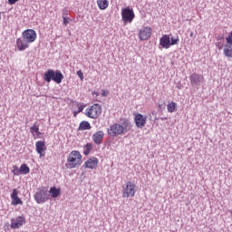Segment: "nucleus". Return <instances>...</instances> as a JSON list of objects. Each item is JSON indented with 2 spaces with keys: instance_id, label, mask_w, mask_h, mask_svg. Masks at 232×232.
<instances>
[{
  "instance_id": "obj_1",
  "label": "nucleus",
  "mask_w": 232,
  "mask_h": 232,
  "mask_svg": "<svg viewBox=\"0 0 232 232\" xmlns=\"http://www.w3.org/2000/svg\"><path fill=\"white\" fill-rule=\"evenodd\" d=\"M37 39V33L33 29H27L23 32L22 38L16 40V46L20 52H24L28 48V44L34 43Z\"/></svg>"
},
{
  "instance_id": "obj_2",
  "label": "nucleus",
  "mask_w": 232,
  "mask_h": 232,
  "mask_svg": "<svg viewBox=\"0 0 232 232\" xmlns=\"http://www.w3.org/2000/svg\"><path fill=\"white\" fill-rule=\"evenodd\" d=\"M131 130V123L127 120L121 123H114L107 129V133L110 137H117L118 135H124Z\"/></svg>"
},
{
  "instance_id": "obj_3",
  "label": "nucleus",
  "mask_w": 232,
  "mask_h": 232,
  "mask_svg": "<svg viewBox=\"0 0 232 232\" xmlns=\"http://www.w3.org/2000/svg\"><path fill=\"white\" fill-rule=\"evenodd\" d=\"M63 79H64V75H63V72L59 70L53 71L49 69L44 74V81L46 82H52V81H53L56 84H61Z\"/></svg>"
},
{
  "instance_id": "obj_4",
  "label": "nucleus",
  "mask_w": 232,
  "mask_h": 232,
  "mask_svg": "<svg viewBox=\"0 0 232 232\" xmlns=\"http://www.w3.org/2000/svg\"><path fill=\"white\" fill-rule=\"evenodd\" d=\"M67 162L70 169H72V168H77V166H81L82 162V156L81 155V152L72 150L68 156Z\"/></svg>"
},
{
  "instance_id": "obj_5",
  "label": "nucleus",
  "mask_w": 232,
  "mask_h": 232,
  "mask_svg": "<svg viewBox=\"0 0 232 232\" xmlns=\"http://www.w3.org/2000/svg\"><path fill=\"white\" fill-rule=\"evenodd\" d=\"M102 113V107L98 103H94L90 108H87L85 111L86 117L90 119H99L101 114Z\"/></svg>"
},
{
  "instance_id": "obj_6",
  "label": "nucleus",
  "mask_w": 232,
  "mask_h": 232,
  "mask_svg": "<svg viewBox=\"0 0 232 232\" xmlns=\"http://www.w3.org/2000/svg\"><path fill=\"white\" fill-rule=\"evenodd\" d=\"M50 198V194L46 188H38L34 194V200L37 204H44Z\"/></svg>"
},
{
  "instance_id": "obj_7",
  "label": "nucleus",
  "mask_w": 232,
  "mask_h": 232,
  "mask_svg": "<svg viewBox=\"0 0 232 232\" xmlns=\"http://www.w3.org/2000/svg\"><path fill=\"white\" fill-rule=\"evenodd\" d=\"M121 17L123 22L131 23L135 19V13L130 7L123 8L121 10Z\"/></svg>"
},
{
  "instance_id": "obj_8",
  "label": "nucleus",
  "mask_w": 232,
  "mask_h": 232,
  "mask_svg": "<svg viewBox=\"0 0 232 232\" xmlns=\"http://www.w3.org/2000/svg\"><path fill=\"white\" fill-rule=\"evenodd\" d=\"M123 198H130V197H135V185L131 182H127L126 187L123 188L122 192Z\"/></svg>"
},
{
  "instance_id": "obj_9",
  "label": "nucleus",
  "mask_w": 232,
  "mask_h": 232,
  "mask_svg": "<svg viewBox=\"0 0 232 232\" xmlns=\"http://www.w3.org/2000/svg\"><path fill=\"white\" fill-rule=\"evenodd\" d=\"M227 44L224 48V54L226 57L232 59V31L229 33L228 36L226 38Z\"/></svg>"
},
{
  "instance_id": "obj_10",
  "label": "nucleus",
  "mask_w": 232,
  "mask_h": 232,
  "mask_svg": "<svg viewBox=\"0 0 232 232\" xmlns=\"http://www.w3.org/2000/svg\"><path fill=\"white\" fill-rule=\"evenodd\" d=\"M189 79L192 86H200L204 82V76L202 74L192 73Z\"/></svg>"
},
{
  "instance_id": "obj_11",
  "label": "nucleus",
  "mask_w": 232,
  "mask_h": 232,
  "mask_svg": "<svg viewBox=\"0 0 232 232\" xmlns=\"http://www.w3.org/2000/svg\"><path fill=\"white\" fill-rule=\"evenodd\" d=\"M148 121V118L140 113H137L134 118L135 124L137 128H140L142 130L144 126H146V121Z\"/></svg>"
},
{
  "instance_id": "obj_12",
  "label": "nucleus",
  "mask_w": 232,
  "mask_h": 232,
  "mask_svg": "<svg viewBox=\"0 0 232 232\" xmlns=\"http://www.w3.org/2000/svg\"><path fill=\"white\" fill-rule=\"evenodd\" d=\"M139 37L140 41H148L149 37H151V28L143 27L140 30Z\"/></svg>"
},
{
  "instance_id": "obj_13",
  "label": "nucleus",
  "mask_w": 232,
  "mask_h": 232,
  "mask_svg": "<svg viewBox=\"0 0 232 232\" xmlns=\"http://www.w3.org/2000/svg\"><path fill=\"white\" fill-rule=\"evenodd\" d=\"M160 45L162 46V48H165L166 50H168V48L171 46L169 35L164 34L160 39Z\"/></svg>"
},
{
  "instance_id": "obj_14",
  "label": "nucleus",
  "mask_w": 232,
  "mask_h": 232,
  "mask_svg": "<svg viewBox=\"0 0 232 232\" xmlns=\"http://www.w3.org/2000/svg\"><path fill=\"white\" fill-rule=\"evenodd\" d=\"M104 139V131L98 130L92 135V140L95 144H101Z\"/></svg>"
},
{
  "instance_id": "obj_15",
  "label": "nucleus",
  "mask_w": 232,
  "mask_h": 232,
  "mask_svg": "<svg viewBox=\"0 0 232 232\" xmlns=\"http://www.w3.org/2000/svg\"><path fill=\"white\" fill-rule=\"evenodd\" d=\"M97 164H99V160L97 158H91L84 163V166L89 169H95Z\"/></svg>"
},
{
  "instance_id": "obj_16",
  "label": "nucleus",
  "mask_w": 232,
  "mask_h": 232,
  "mask_svg": "<svg viewBox=\"0 0 232 232\" xmlns=\"http://www.w3.org/2000/svg\"><path fill=\"white\" fill-rule=\"evenodd\" d=\"M23 224H24V218H23L22 217H19L16 219H13L11 221V227L12 229H19V227H21Z\"/></svg>"
},
{
  "instance_id": "obj_17",
  "label": "nucleus",
  "mask_w": 232,
  "mask_h": 232,
  "mask_svg": "<svg viewBox=\"0 0 232 232\" xmlns=\"http://www.w3.org/2000/svg\"><path fill=\"white\" fill-rule=\"evenodd\" d=\"M44 146H45V143L43 140H39L35 143L36 151L40 155V157H44V153L43 152L44 151V150H46Z\"/></svg>"
},
{
  "instance_id": "obj_18",
  "label": "nucleus",
  "mask_w": 232,
  "mask_h": 232,
  "mask_svg": "<svg viewBox=\"0 0 232 232\" xmlns=\"http://www.w3.org/2000/svg\"><path fill=\"white\" fill-rule=\"evenodd\" d=\"M30 131L33 135V137H41L42 133L41 131H39V126L37 125V123H34V126L31 127Z\"/></svg>"
},
{
  "instance_id": "obj_19",
  "label": "nucleus",
  "mask_w": 232,
  "mask_h": 232,
  "mask_svg": "<svg viewBox=\"0 0 232 232\" xmlns=\"http://www.w3.org/2000/svg\"><path fill=\"white\" fill-rule=\"evenodd\" d=\"M78 130H80V131H84L85 130H92V125L90 124V122L83 121L80 123Z\"/></svg>"
},
{
  "instance_id": "obj_20",
  "label": "nucleus",
  "mask_w": 232,
  "mask_h": 232,
  "mask_svg": "<svg viewBox=\"0 0 232 232\" xmlns=\"http://www.w3.org/2000/svg\"><path fill=\"white\" fill-rule=\"evenodd\" d=\"M49 193L51 194V197H53V198H57V197L61 195V189L53 187L50 188Z\"/></svg>"
},
{
  "instance_id": "obj_21",
  "label": "nucleus",
  "mask_w": 232,
  "mask_h": 232,
  "mask_svg": "<svg viewBox=\"0 0 232 232\" xmlns=\"http://www.w3.org/2000/svg\"><path fill=\"white\" fill-rule=\"evenodd\" d=\"M97 5L100 10H106L108 8V0H97Z\"/></svg>"
},
{
  "instance_id": "obj_22",
  "label": "nucleus",
  "mask_w": 232,
  "mask_h": 232,
  "mask_svg": "<svg viewBox=\"0 0 232 232\" xmlns=\"http://www.w3.org/2000/svg\"><path fill=\"white\" fill-rule=\"evenodd\" d=\"M167 108L169 113H174V111H177V103H175V102H171L167 105Z\"/></svg>"
},
{
  "instance_id": "obj_23",
  "label": "nucleus",
  "mask_w": 232,
  "mask_h": 232,
  "mask_svg": "<svg viewBox=\"0 0 232 232\" xmlns=\"http://www.w3.org/2000/svg\"><path fill=\"white\" fill-rule=\"evenodd\" d=\"M20 173L22 175H28L30 173V168L26 164H22L20 167Z\"/></svg>"
},
{
  "instance_id": "obj_24",
  "label": "nucleus",
  "mask_w": 232,
  "mask_h": 232,
  "mask_svg": "<svg viewBox=\"0 0 232 232\" xmlns=\"http://www.w3.org/2000/svg\"><path fill=\"white\" fill-rule=\"evenodd\" d=\"M84 148V155H90V151H92V148H93V146L92 145V143H87Z\"/></svg>"
},
{
  "instance_id": "obj_25",
  "label": "nucleus",
  "mask_w": 232,
  "mask_h": 232,
  "mask_svg": "<svg viewBox=\"0 0 232 232\" xmlns=\"http://www.w3.org/2000/svg\"><path fill=\"white\" fill-rule=\"evenodd\" d=\"M179 36H171L170 37V46H175V44H179Z\"/></svg>"
},
{
  "instance_id": "obj_26",
  "label": "nucleus",
  "mask_w": 232,
  "mask_h": 232,
  "mask_svg": "<svg viewBox=\"0 0 232 232\" xmlns=\"http://www.w3.org/2000/svg\"><path fill=\"white\" fill-rule=\"evenodd\" d=\"M19 204H20L21 206H22V204H23V200H21V198H19V197L13 198V201H12V205H13V206H17V205H19Z\"/></svg>"
},
{
  "instance_id": "obj_27",
  "label": "nucleus",
  "mask_w": 232,
  "mask_h": 232,
  "mask_svg": "<svg viewBox=\"0 0 232 232\" xmlns=\"http://www.w3.org/2000/svg\"><path fill=\"white\" fill-rule=\"evenodd\" d=\"M12 173L13 175H16V176L21 175L20 169L17 166H14Z\"/></svg>"
},
{
  "instance_id": "obj_28",
  "label": "nucleus",
  "mask_w": 232,
  "mask_h": 232,
  "mask_svg": "<svg viewBox=\"0 0 232 232\" xmlns=\"http://www.w3.org/2000/svg\"><path fill=\"white\" fill-rule=\"evenodd\" d=\"M17 195H19V192L17 191V189H14L13 190V193L11 194V198H12V200L14 199V198H18V196Z\"/></svg>"
},
{
  "instance_id": "obj_29",
  "label": "nucleus",
  "mask_w": 232,
  "mask_h": 232,
  "mask_svg": "<svg viewBox=\"0 0 232 232\" xmlns=\"http://www.w3.org/2000/svg\"><path fill=\"white\" fill-rule=\"evenodd\" d=\"M77 75L81 79V81H84V72H82L81 70L77 71Z\"/></svg>"
},
{
  "instance_id": "obj_30",
  "label": "nucleus",
  "mask_w": 232,
  "mask_h": 232,
  "mask_svg": "<svg viewBox=\"0 0 232 232\" xmlns=\"http://www.w3.org/2000/svg\"><path fill=\"white\" fill-rule=\"evenodd\" d=\"M63 24L65 26L68 25V23H70V18L66 17V16H63Z\"/></svg>"
},
{
  "instance_id": "obj_31",
  "label": "nucleus",
  "mask_w": 232,
  "mask_h": 232,
  "mask_svg": "<svg viewBox=\"0 0 232 232\" xmlns=\"http://www.w3.org/2000/svg\"><path fill=\"white\" fill-rule=\"evenodd\" d=\"M68 14H69V12H68V9H63V17H66V16H68Z\"/></svg>"
},
{
  "instance_id": "obj_32",
  "label": "nucleus",
  "mask_w": 232,
  "mask_h": 232,
  "mask_svg": "<svg viewBox=\"0 0 232 232\" xmlns=\"http://www.w3.org/2000/svg\"><path fill=\"white\" fill-rule=\"evenodd\" d=\"M82 110H84V106L80 105V106L78 107L77 113H81V111H82Z\"/></svg>"
},
{
  "instance_id": "obj_33",
  "label": "nucleus",
  "mask_w": 232,
  "mask_h": 232,
  "mask_svg": "<svg viewBox=\"0 0 232 232\" xmlns=\"http://www.w3.org/2000/svg\"><path fill=\"white\" fill-rule=\"evenodd\" d=\"M19 0H8L9 5H15Z\"/></svg>"
},
{
  "instance_id": "obj_34",
  "label": "nucleus",
  "mask_w": 232,
  "mask_h": 232,
  "mask_svg": "<svg viewBox=\"0 0 232 232\" xmlns=\"http://www.w3.org/2000/svg\"><path fill=\"white\" fill-rule=\"evenodd\" d=\"M106 95H108V94L106 93V91L102 90V97H106Z\"/></svg>"
},
{
  "instance_id": "obj_35",
  "label": "nucleus",
  "mask_w": 232,
  "mask_h": 232,
  "mask_svg": "<svg viewBox=\"0 0 232 232\" xmlns=\"http://www.w3.org/2000/svg\"><path fill=\"white\" fill-rule=\"evenodd\" d=\"M190 37H193V33L190 34Z\"/></svg>"
},
{
  "instance_id": "obj_36",
  "label": "nucleus",
  "mask_w": 232,
  "mask_h": 232,
  "mask_svg": "<svg viewBox=\"0 0 232 232\" xmlns=\"http://www.w3.org/2000/svg\"><path fill=\"white\" fill-rule=\"evenodd\" d=\"M77 114V112L76 111H74V115H76Z\"/></svg>"
},
{
  "instance_id": "obj_37",
  "label": "nucleus",
  "mask_w": 232,
  "mask_h": 232,
  "mask_svg": "<svg viewBox=\"0 0 232 232\" xmlns=\"http://www.w3.org/2000/svg\"><path fill=\"white\" fill-rule=\"evenodd\" d=\"M160 108H162V105H160Z\"/></svg>"
},
{
  "instance_id": "obj_38",
  "label": "nucleus",
  "mask_w": 232,
  "mask_h": 232,
  "mask_svg": "<svg viewBox=\"0 0 232 232\" xmlns=\"http://www.w3.org/2000/svg\"><path fill=\"white\" fill-rule=\"evenodd\" d=\"M230 211V213L232 214V210H229Z\"/></svg>"
}]
</instances>
